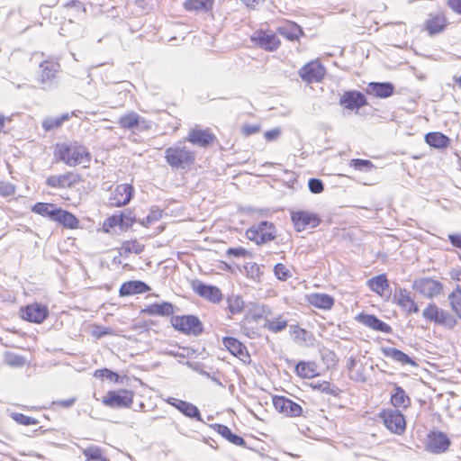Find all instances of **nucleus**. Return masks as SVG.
<instances>
[{
  "mask_svg": "<svg viewBox=\"0 0 461 461\" xmlns=\"http://www.w3.org/2000/svg\"><path fill=\"white\" fill-rule=\"evenodd\" d=\"M56 157L69 167L82 165L87 167L91 156L86 148L78 144H58L55 149Z\"/></svg>",
  "mask_w": 461,
  "mask_h": 461,
  "instance_id": "f257e3e1",
  "label": "nucleus"
},
{
  "mask_svg": "<svg viewBox=\"0 0 461 461\" xmlns=\"http://www.w3.org/2000/svg\"><path fill=\"white\" fill-rule=\"evenodd\" d=\"M165 154L167 162L176 168L188 167L194 159V152L186 149L182 143L167 148Z\"/></svg>",
  "mask_w": 461,
  "mask_h": 461,
  "instance_id": "f03ea898",
  "label": "nucleus"
},
{
  "mask_svg": "<svg viewBox=\"0 0 461 461\" xmlns=\"http://www.w3.org/2000/svg\"><path fill=\"white\" fill-rule=\"evenodd\" d=\"M246 236L257 244L266 243L276 238V229L272 223L261 221L251 226L246 231Z\"/></svg>",
  "mask_w": 461,
  "mask_h": 461,
  "instance_id": "7ed1b4c3",
  "label": "nucleus"
},
{
  "mask_svg": "<svg viewBox=\"0 0 461 461\" xmlns=\"http://www.w3.org/2000/svg\"><path fill=\"white\" fill-rule=\"evenodd\" d=\"M173 327L185 334L199 335L203 331V325L199 319L194 315L174 316L171 318Z\"/></svg>",
  "mask_w": 461,
  "mask_h": 461,
  "instance_id": "20e7f679",
  "label": "nucleus"
},
{
  "mask_svg": "<svg viewBox=\"0 0 461 461\" xmlns=\"http://www.w3.org/2000/svg\"><path fill=\"white\" fill-rule=\"evenodd\" d=\"M133 396L131 390L110 391L104 396L103 403L111 408H129L133 402Z\"/></svg>",
  "mask_w": 461,
  "mask_h": 461,
  "instance_id": "39448f33",
  "label": "nucleus"
},
{
  "mask_svg": "<svg viewBox=\"0 0 461 461\" xmlns=\"http://www.w3.org/2000/svg\"><path fill=\"white\" fill-rule=\"evenodd\" d=\"M385 427L392 432L401 435L406 428V421L399 410L388 409L381 413Z\"/></svg>",
  "mask_w": 461,
  "mask_h": 461,
  "instance_id": "423d86ee",
  "label": "nucleus"
},
{
  "mask_svg": "<svg viewBox=\"0 0 461 461\" xmlns=\"http://www.w3.org/2000/svg\"><path fill=\"white\" fill-rule=\"evenodd\" d=\"M412 288L416 293L426 298H433L441 294L443 285L435 279L423 277L415 280Z\"/></svg>",
  "mask_w": 461,
  "mask_h": 461,
  "instance_id": "0eeeda50",
  "label": "nucleus"
},
{
  "mask_svg": "<svg viewBox=\"0 0 461 461\" xmlns=\"http://www.w3.org/2000/svg\"><path fill=\"white\" fill-rule=\"evenodd\" d=\"M423 317L429 321L447 326L449 328L455 326L456 320L447 312L439 309L437 305L431 303L422 312Z\"/></svg>",
  "mask_w": 461,
  "mask_h": 461,
  "instance_id": "6e6552de",
  "label": "nucleus"
},
{
  "mask_svg": "<svg viewBox=\"0 0 461 461\" xmlns=\"http://www.w3.org/2000/svg\"><path fill=\"white\" fill-rule=\"evenodd\" d=\"M133 187L129 184H121L112 188L109 195V203L112 206H123L131 201Z\"/></svg>",
  "mask_w": 461,
  "mask_h": 461,
  "instance_id": "1a4fd4ad",
  "label": "nucleus"
},
{
  "mask_svg": "<svg viewBox=\"0 0 461 461\" xmlns=\"http://www.w3.org/2000/svg\"><path fill=\"white\" fill-rule=\"evenodd\" d=\"M292 221L297 231H302L306 228H315L320 222V217L312 212L298 211L292 212Z\"/></svg>",
  "mask_w": 461,
  "mask_h": 461,
  "instance_id": "9d476101",
  "label": "nucleus"
},
{
  "mask_svg": "<svg viewBox=\"0 0 461 461\" xmlns=\"http://www.w3.org/2000/svg\"><path fill=\"white\" fill-rule=\"evenodd\" d=\"M49 315L47 306L35 303L21 309V317L30 322L41 323Z\"/></svg>",
  "mask_w": 461,
  "mask_h": 461,
  "instance_id": "9b49d317",
  "label": "nucleus"
},
{
  "mask_svg": "<svg viewBox=\"0 0 461 461\" xmlns=\"http://www.w3.org/2000/svg\"><path fill=\"white\" fill-rule=\"evenodd\" d=\"M299 75L307 83L319 82L325 75V68L318 60H313L304 65Z\"/></svg>",
  "mask_w": 461,
  "mask_h": 461,
  "instance_id": "f8f14e48",
  "label": "nucleus"
},
{
  "mask_svg": "<svg viewBox=\"0 0 461 461\" xmlns=\"http://www.w3.org/2000/svg\"><path fill=\"white\" fill-rule=\"evenodd\" d=\"M273 404L278 412L287 417H298L303 412V409L298 403L284 396H275Z\"/></svg>",
  "mask_w": 461,
  "mask_h": 461,
  "instance_id": "ddd939ff",
  "label": "nucleus"
},
{
  "mask_svg": "<svg viewBox=\"0 0 461 461\" xmlns=\"http://www.w3.org/2000/svg\"><path fill=\"white\" fill-rule=\"evenodd\" d=\"M118 123L121 128L124 130H149L150 129V122L140 117L134 112L128 113L120 117Z\"/></svg>",
  "mask_w": 461,
  "mask_h": 461,
  "instance_id": "4468645a",
  "label": "nucleus"
},
{
  "mask_svg": "<svg viewBox=\"0 0 461 461\" xmlns=\"http://www.w3.org/2000/svg\"><path fill=\"white\" fill-rule=\"evenodd\" d=\"M449 445L448 438L442 432H431L426 440V449L434 454L445 452Z\"/></svg>",
  "mask_w": 461,
  "mask_h": 461,
  "instance_id": "2eb2a0df",
  "label": "nucleus"
},
{
  "mask_svg": "<svg viewBox=\"0 0 461 461\" xmlns=\"http://www.w3.org/2000/svg\"><path fill=\"white\" fill-rule=\"evenodd\" d=\"M251 39L259 47L268 51H273L276 50L280 44L279 39L272 32H256Z\"/></svg>",
  "mask_w": 461,
  "mask_h": 461,
  "instance_id": "dca6fc26",
  "label": "nucleus"
},
{
  "mask_svg": "<svg viewBox=\"0 0 461 461\" xmlns=\"http://www.w3.org/2000/svg\"><path fill=\"white\" fill-rule=\"evenodd\" d=\"M79 176L74 173H66L59 176H50L47 178V185L54 188H68L79 182Z\"/></svg>",
  "mask_w": 461,
  "mask_h": 461,
  "instance_id": "f3484780",
  "label": "nucleus"
},
{
  "mask_svg": "<svg viewBox=\"0 0 461 461\" xmlns=\"http://www.w3.org/2000/svg\"><path fill=\"white\" fill-rule=\"evenodd\" d=\"M166 401L167 403L176 408L186 417L194 418L199 421L203 420L198 408L193 403L173 397H169Z\"/></svg>",
  "mask_w": 461,
  "mask_h": 461,
  "instance_id": "a211bd4d",
  "label": "nucleus"
},
{
  "mask_svg": "<svg viewBox=\"0 0 461 461\" xmlns=\"http://www.w3.org/2000/svg\"><path fill=\"white\" fill-rule=\"evenodd\" d=\"M447 21L444 14L437 13L429 14L428 19L425 21L424 26L429 35H434L442 32Z\"/></svg>",
  "mask_w": 461,
  "mask_h": 461,
  "instance_id": "6ab92c4d",
  "label": "nucleus"
},
{
  "mask_svg": "<svg viewBox=\"0 0 461 461\" xmlns=\"http://www.w3.org/2000/svg\"><path fill=\"white\" fill-rule=\"evenodd\" d=\"M393 300L407 313L418 312L419 308L410 293L406 289L399 288L395 290Z\"/></svg>",
  "mask_w": 461,
  "mask_h": 461,
  "instance_id": "aec40b11",
  "label": "nucleus"
},
{
  "mask_svg": "<svg viewBox=\"0 0 461 461\" xmlns=\"http://www.w3.org/2000/svg\"><path fill=\"white\" fill-rule=\"evenodd\" d=\"M365 104V96L357 91L346 92L340 98V104L349 110L359 109Z\"/></svg>",
  "mask_w": 461,
  "mask_h": 461,
  "instance_id": "412c9836",
  "label": "nucleus"
},
{
  "mask_svg": "<svg viewBox=\"0 0 461 461\" xmlns=\"http://www.w3.org/2000/svg\"><path fill=\"white\" fill-rule=\"evenodd\" d=\"M357 319L360 323L374 330L382 331L384 333L391 332V327L374 315L359 314Z\"/></svg>",
  "mask_w": 461,
  "mask_h": 461,
  "instance_id": "4be33fe9",
  "label": "nucleus"
},
{
  "mask_svg": "<svg viewBox=\"0 0 461 461\" xmlns=\"http://www.w3.org/2000/svg\"><path fill=\"white\" fill-rule=\"evenodd\" d=\"M194 289L199 295L213 303H218L221 299V293L216 286L197 283L194 285Z\"/></svg>",
  "mask_w": 461,
  "mask_h": 461,
  "instance_id": "5701e85b",
  "label": "nucleus"
},
{
  "mask_svg": "<svg viewBox=\"0 0 461 461\" xmlns=\"http://www.w3.org/2000/svg\"><path fill=\"white\" fill-rule=\"evenodd\" d=\"M307 302L313 307L330 310L334 304L333 297L326 294L313 293L307 295Z\"/></svg>",
  "mask_w": 461,
  "mask_h": 461,
  "instance_id": "b1692460",
  "label": "nucleus"
},
{
  "mask_svg": "<svg viewBox=\"0 0 461 461\" xmlns=\"http://www.w3.org/2000/svg\"><path fill=\"white\" fill-rule=\"evenodd\" d=\"M213 140V135L210 130L193 129L187 138V140L194 145L205 147Z\"/></svg>",
  "mask_w": 461,
  "mask_h": 461,
  "instance_id": "393cba45",
  "label": "nucleus"
},
{
  "mask_svg": "<svg viewBox=\"0 0 461 461\" xmlns=\"http://www.w3.org/2000/svg\"><path fill=\"white\" fill-rule=\"evenodd\" d=\"M223 345L234 356L239 357L242 361H246L249 357L246 347L234 338H225L223 339Z\"/></svg>",
  "mask_w": 461,
  "mask_h": 461,
  "instance_id": "a878e982",
  "label": "nucleus"
},
{
  "mask_svg": "<svg viewBox=\"0 0 461 461\" xmlns=\"http://www.w3.org/2000/svg\"><path fill=\"white\" fill-rule=\"evenodd\" d=\"M367 93L380 98H386L393 95V86L390 83H369Z\"/></svg>",
  "mask_w": 461,
  "mask_h": 461,
  "instance_id": "bb28decb",
  "label": "nucleus"
},
{
  "mask_svg": "<svg viewBox=\"0 0 461 461\" xmlns=\"http://www.w3.org/2000/svg\"><path fill=\"white\" fill-rule=\"evenodd\" d=\"M149 290V287L141 281H130L124 283L120 288V294L122 296L131 295L135 294L145 293Z\"/></svg>",
  "mask_w": 461,
  "mask_h": 461,
  "instance_id": "cd10ccee",
  "label": "nucleus"
},
{
  "mask_svg": "<svg viewBox=\"0 0 461 461\" xmlns=\"http://www.w3.org/2000/svg\"><path fill=\"white\" fill-rule=\"evenodd\" d=\"M277 32L290 41L298 40V38L303 34V31L300 26L293 22H285L277 28Z\"/></svg>",
  "mask_w": 461,
  "mask_h": 461,
  "instance_id": "c85d7f7f",
  "label": "nucleus"
},
{
  "mask_svg": "<svg viewBox=\"0 0 461 461\" xmlns=\"http://www.w3.org/2000/svg\"><path fill=\"white\" fill-rule=\"evenodd\" d=\"M143 312L153 316H168L173 313V305L166 302L154 303L144 309Z\"/></svg>",
  "mask_w": 461,
  "mask_h": 461,
  "instance_id": "c756f323",
  "label": "nucleus"
},
{
  "mask_svg": "<svg viewBox=\"0 0 461 461\" xmlns=\"http://www.w3.org/2000/svg\"><path fill=\"white\" fill-rule=\"evenodd\" d=\"M58 209L57 205L53 203H37L33 205L32 211L39 215L49 217L50 220L54 221Z\"/></svg>",
  "mask_w": 461,
  "mask_h": 461,
  "instance_id": "7c9ffc66",
  "label": "nucleus"
},
{
  "mask_svg": "<svg viewBox=\"0 0 461 461\" xmlns=\"http://www.w3.org/2000/svg\"><path fill=\"white\" fill-rule=\"evenodd\" d=\"M54 221L60 222L69 229H75L78 225V220L72 213L60 208L58 209Z\"/></svg>",
  "mask_w": 461,
  "mask_h": 461,
  "instance_id": "2f4dec72",
  "label": "nucleus"
},
{
  "mask_svg": "<svg viewBox=\"0 0 461 461\" xmlns=\"http://www.w3.org/2000/svg\"><path fill=\"white\" fill-rule=\"evenodd\" d=\"M426 142L434 148L442 149L448 145L449 139L441 132H429L425 136Z\"/></svg>",
  "mask_w": 461,
  "mask_h": 461,
  "instance_id": "473e14b6",
  "label": "nucleus"
},
{
  "mask_svg": "<svg viewBox=\"0 0 461 461\" xmlns=\"http://www.w3.org/2000/svg\"><path fill=\"white\" fill-rule=\"evenodd\" d=\"M384 354L386 357H391L402 365L416 366L415 362L408 355L399 349L389 348L384 349Z\"/></svg>",
  "mask_w": 461,
  "mask_h": 461,
  "instance_id": "72a5a7b5",
  "label": "nucleus"
},
{
  "mask_svg": "<svg viewBox=\"0 0 461 461\" xmlns=\"http://www.w3.org/2000/svg\"><path fill=\"white\" fill-rule=\"evenodd\" d=\"M367 285L373 292L380 295L388 288V281L384 275H380L369 279Z\"/></svg>",
  "mask_w": 461,
  "mask_h": 461,
  "instance_id": "f704fd0d",
  "label": "nucleus"
},
{
  "mask_svg": "<svg viewBox=\"0 0 461 461\" xmlns=\"http://www.w3.org/2000/svg\"><path fill=\"white\" fill-rule=\"evenodd\" d=\"M213 0H185V7L188 11L206 12L212 6Z\"/></svg>",
  "mask_w": 461,
  "mask_h": 461,
  "instance_id": "c9c22d12",
  "label": "nucleus"
},
{
  "mask_svg": "<svg viewBox=\"0 0 461 461\" xmlns=\"http://www.w3.org/2000/svg\"><path fill=\"white\" fill-rule=\"evenodd\" d=\"M391 402L393 407L406 408L410 403V399L401 387H396L392 394Z\"/></svg>",
  "mask_w": 461,
  "mask_h": 461,
  "instance_id": "e433bc0d",
  "label": "nucleus"
},
{
  "mask_svg": "<svg viewBox=\"0 0 461 461\" xmlns=\"http://www.w3.org/2000/svg\"><path fill=\"white\" fill-rule=\"evenodd\" d=\"M41 82L50 80L55 77L59 71V65L52 61H45L41 64Z\"/></svg>",
  "mask_w": 461,
  "mask_h": 461,
  "instance_id": "4c0bfd02",
  "label": "nucleus"
},
{
  "mask_svg": "<svg viewBox=\"0 0 461 461\" xmlns=\"http://www.w3.org/2000/svg\"><path fill=\"white\" fill-rule=\"evenodd\" d=\"M295 371L299 376L303 378H311L317 375L316 367L313 363L302 361L296 365Z\"/></svg>",
  "mask_w": 461,
  "mask_h": 461,
  "instance_id": "58836bf2",
  "label": "nucleus"
},
{
  "mask_svg": "<svg viewBox=\"0 0 461 461\" xmlns=\"http://www.w3.org/2000/svg\"><path fill=\"white\" fill-rule=\"evenodd\" d=\"M144 246L136 240H127L120 247V254L126 256L131 253L139 254L143 250Z\"/></svg>",
  "mask_w": 461,
  "mask_h": 461,
  "instance_id": "ea45409f",
  "label": "nucleus"
},
{
  "mask_svg": "<svg viewBox=\"0 0 461 461\" xmlns=\"http://www.w3.org/2000/svg\"><path fill=\"white\" fill-rule=\"evenodd\" d=\"M83 455L87 461H106L103 450L98 446H89L83 449Z\"/></svg>",
  "mask_w": 461,
  "mask_h": 461,
  "instance_id": "a19ab883",
  "label": "nucleus"
},
{
  "mask_svg": "<svg viewBox=\"0 0 461 461\" xmlns=\"http://www.w3.org/2000/svg\"><path fill=\"white\" fill-rule=\"evenodd\" d=\"M218 432L223 438L236 446H243L245 444V441L241 437L233 434L231 430L225 425H218Z\"/></svg>",
  "mask_w": 461,
  "mask_h": 461,
  "instance_id": "79ce46f5",
  "label": "nucleus"
},
{
  "mask_svg": "<svg viewBox=\"0 0 461 461\" xmlns=\"http://www.w3.org/2000/svg\"><path fill=\"white\" fill-rule=\"evenodd\" d=\"M286 326L287 321L283 319L282 316L266 320V327L273 332H279L285 330Z\"/></svg>",
  "mask_w": 461,
  "mask_h": 461,
  "instance_id": "37998d69",
  "label": "nucleus"
},
{
  "mask_svg": "<svg viewBox=\"0 0 461 461\" xmlns=\"http://www.w3.org/2000/svg\"><path fill=\"white\" fill-rule=\"evenodd\" d=\"M448 300L452 310L459 318H461V289H456L453 291L449 294Z\"/></svg>",
  "mask_w": 461,
  "mask_h": 461,
  "instance_id": "c03bdc74",
  "label": "nucleus"
},
{
  "mask_svg": "<svg viewBox=\"0 0 461 461\" xmlns=\"http://www.w3.org/2000/svg\"><path fill=\"white\" fill-rule=\"evenodd\" d=\"M162 216V211L158 208H151L149 213L140 222L143 226H149L153 222L158 221Z\"/></svg>",
  "mask_w": 461,
  "mask_h": 461,
  "instance_id": "a18cd8bd",
  "label": "nucleus"
},
{
  "mask_svg": "<svg viewBox=\"0 0 461 461\" xmlns=\"http://www.w3.org/2000/svg\"><path fill=\"white\" fill-rule=\"evenodd\" d=\"M68 118V114H63L62 116L57 118H47L43 121L42 125L47 131H50L59 127Z\"/></svg>",
  "mask_w": 461,
  "mask_h": 461,
  "instance_id": "49530a36",
  "label": "nucleus"
},
{
  "mask_svg": "<svg viewBox=\"0 0 461 461\" xmlns=\"http://www.w3.org/2000/svg\"><path fill=\"white\" fill-rule=\"evenodd\" d=\"M229 309L231 313L240 312L244 307L243 300L239 296H230L228 299Z\"/></svg>",
  "mask_w": 461,
  "mask_h": 461,
  "instance_id": "de8ad7c7",
  "label": "nucleus"
},
{
  "mask_svg": "<svg viewBox=\"0 0 461 461\" xmlns=\"http://www.w3.org/2000/svg\"><path fill=\"white\" fill-rule=\"evenodd\" d=\"M122 217L119 215H113L106 219L103 224V230L106 233H110L115 226L121 228Z\"/></svg>",
  "mask_w": 461,
  "mask_h": 461,
  "instance_id": "09e8293b",
  "label": "nucleus"
},
{
  "mask_svg": "<svg viewBox=\"0 0 461 461\" xmlns=\"http://www.w3.org/2000/svg\"><path fill=\"white\" fill-rule=\"evenodd\" d=\"M350 167L359 171H369L373 167V164L370 160L366 159H352Z\"/></svg>",
  "mask_w": 461,
  "mask_h": 461,
  "instance_id": "8fccbe9b",
  "label": "nucleus"
},
{
  "mask_svg": "<svg viewBox=\"0 0 461 461\" xmlns=\"http://www.w3.org/2000/svg\"><path fill=\"white\" fill-rule=\"evenodd\" d=\"M11 417L18 423L23 425H36L38 423V420L32 417H29L26 415H23L22 413H14L13 412L11 414Z\"/></svg>",
  "mask_w": 461,
  "mask_h": 461,
  "instance_id": "3c124183",
  "label": "nucleus"
},
{
  "mask_svg": "<svg viewBox=\"0 0 461 461\" xmlns=\"http://www.w3.org/2000/svg\"><path fill=\"white\" fill-rule=\"evenodd\" d=\"M276 276L279 280H286L291 275L288 268L283 264H276L274 268Z\"/></svg>",
  "mask_w": 461,
  "mask_h": 461,
  "instance_id": "603ef678",
  "label": "nucleus"
},
{
  "mask_svg": "<svg viewBox=\"0 0 461 461\" xmlns=\"http://www.w3.org/2000/svg\"><path fill=\"white\" fill-rule=\"evenodd\" d=\"M6 363L11 366H22L25 364V359L15 354H7L5 356Z\"/></svg>",
  "mask_w": 461,
  "mask_h": 461,
  "instance_id": "864d4df0",
  "label": "nucleus"
},
{
  "mask_svg": "<svg viewBox=\"0 0 461 461\" xmlns=\"http://www.w3.org/2000/svg\"><path fill=\"white\" fill-rule=\"evenodd\" d=\"M357 366V361L355 358L350 357L347 362V368L350 373V377L356 381H364V377L361 374L354 373V368Z\"/></svg>",
  "mask_w": 461,
  "mask_h": 461,
  "instance_id": "5fc2aeb1",
  "label": "nucleus"
},
{
  "mask_svg": "<svg viewBox=\"0 0 461 461\" xmlns=\"http://www.w3.org/2000/svg\"><path fill=\"white\" fill-rule=\"evenodd\" d=\"M14 193L15 187L13 184L5 181L0 182V195L10 196L14 194Z\"/></svg>",
  "mask_w": 461,
  "mask_h": 461,
  "instance_id": "6e6d98bb",
  "label": "nucleus"
},
{
  "mask_svg": "<svg viewBox=\"0 0 461 461\" xmlns=\"http://www.w3.org/2000/svg\"><path fill=\"white\" fill-rule=\"evenodd\" d=\"M308 186L312 194H321L323 191V183L317 178L310 179Z\"/></svg>",
  "mask_w": 461,
  "mask_h": 461,
  "instance_id": "4d7b16f0",
  "label": "nucleus"
},
{
  "mask_svg": "<svg viewBox=\"0 0 461 461\" xmlns=\"http://www.w3.org/2000/svg\"><path fill=\"white\" fill-rule=\"evenodd\" d=\"M119 216L122 217L121 230L128 229L134 222V219L132 218L131 213L121 214Z\"/></svg>",
  "mask_w": 461,
  "mask_h": 461,
  "instance_id": "13d9d810",
  "label": "nucleus"
},
{
  "mask_svg": "<svg viewBox=\"0 0 461 461\" xmlns=\"http://www.w3.org/2000/svg\"><path fill=\"white\" fill-rule=\"evenodd\" d=\"M95 376L105 377L109 380H113V379L117 380V378H118L117 374H115L108 369L97 370L95 372Z\"/></svg>",
  "mask_w": 461,
  "mask_h": 461,
  "instance_id": "bf43d9fd",
  "label": "nucleus"
},
{
  "mask_svg": "<svg viewBox=\"0 0 461 461\" xmlns=\"http://www.w3.org/2000/svg\"><path fill=\"white\" fill-rule=\"evenodd\" d=\"M450 277L457 283L456 289H461V268H455L449 272Z\"/></svg>",
  "mask_w": 461,
  "mask_h": 461,
  "instance_id": "052dcab7",
  "label": "nucleus"
},
{
  "mask_svg": "<svg viewBox=\"0 0 461 461\" xmlns=\"http://www.w3.org/2000/svg\"><path fill=\"white\" fill-rule=\"evenodd\" d=\"M281 134V130L279 128H275L270 131L265 132V138L268 141H272L276 140Z\"/></svg>",
  "mask_w": 461,
  "mask_h": 461,
  "instance_id": "680f3d73",
  "label": "nucleus"
},
{
  "mask_svg": "<svg viewBox=\"0 0 461 461\" xmlns=\"http://www.w3.org/2000/svg\"><path fill=\"white\" fill-rule=\"evenodd\" d=\"M294 338L298 340H303L304 342L307 341V338L309 336L308 332L303 330V329H300V328H295L294 330Z\"/></svg>",
  "mask_w": 461,
  "mask_h": 461,
  "instance_id": "e2e57ef3",
  "label": "nucleus"
},
{
  "mask_svg": "<svg viewBox=\"0 0 461 461\" xmlns=\"http://www.w3.org/2000/svg\"><path fill=\"white\" fill-rule=\"evenodd\" d=\"M247 254V250L243 248H236V249H229L227 250L228 256H234V257H244Z\"/></svg>",
  "mask_w": 461,
  "mask_h": 461,
  "instance_id": "0e129e2a",
  "label": "nucleus"
},
{
  "mask_svg": "<svg viewBox=\"0 0 461 461\" xmlns=\"http://www.w3.org/2000/svg\"><path fill=\"white\" fill-rule=\"evenodd\" d=\"M260 130V126L259 125H245L243 127V133L246 134V135H251V134H254V133H257Z\"/></svg>",
  "mask_w": 461,
  "mask_h": 461,
  "instance_id": "69168bd1",
  "label": "nucleus"
},
{
  "mask_svg": "<svg viewBox=\"0 0 461 461\" xmlns=\"http://www.w3.org/2000/svg\"><path fill=\"white\" fill-rule=\"evenodd\" d=\"M448 238L453 246L461 249V234H450Z\"/></svg>",
  "mask_w": 461,
  "mask_h": 461,
  "instance_id": "338daca9",
  "label": "nucleus"
},
{
  "mask_svg": "<svg viewBox=\"0 0 461 461\" xmlns=\"http://www.w3.org/2000/svg\"><path fill=\"white\" fill-rule=\"evenodd\" d=\"M447 4L453 11L461 14V0H448Z\"/></svg>",
  "mask_w": 461,
  "mask_h": 461,
  "instance_id": "774afa93",
  "label": "nucleus"
}]
</instances>
